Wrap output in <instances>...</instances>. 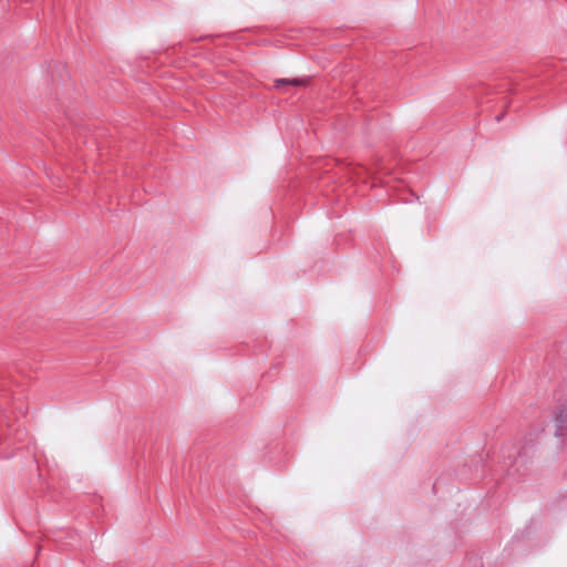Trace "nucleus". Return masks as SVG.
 <instances>
[{
  "instance_id": "f257e3e1",
  "label": "nucleus",
  "mask_w": 567,
  "mask_h": 567,
  "mask_svg": "<svg viewBox=\"0 0 567 567\" xmlns=\"http://www.w3.org/2000/svg\"><path fill=\"white\" fill-rule=\"evenodd\" d=\"M308 81L306 79H277L275 81V87L280 89L282 85L305 86Z\"/></svg>"
}]
</instances>
